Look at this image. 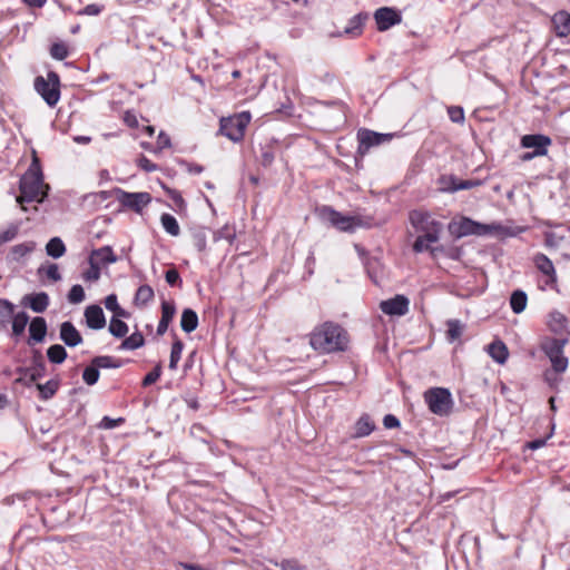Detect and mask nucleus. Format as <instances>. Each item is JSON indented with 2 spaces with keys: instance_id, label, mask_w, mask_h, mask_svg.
Listing matches in <instances>:
<instances>
[{
  "instance_id": "5701e85b",
  "label": "nucleus",
  "mask_w": 570,
  "mask_h": 570,
  "mask_svg": "<svg viewBox=\"0 0 570 570\" xmlns=\"http://www.w3.org/2000/svg\"><path fill=\"white\" fill-rule=\"evenodd\" d=\"M552 23L558 37H567L570 35V13L559 11L552 18Z\"/></svg>"
},
{
  "instance_id": "774afa93",
  "label": "nucleus",
  "mask_w": 570,
  "mask_h": 570,
  "mask_svg": "<svg viewBox=\"0 0 570 570\" xmlns=\"http://www.w3.org/2000/svg\"><path fill=\"white\" fill-rule=\"evenodd\" d=\"M101 12V7L95 3L88 4L83 8L81 13L88 14V16H97Z\"/></svg>"
},
{
  "instance_id": "4be33fe9",
  "label": "nucleus",
  "mask_w": 570,
  "mask_h": 570,
  "mask_svg": "<svg viewBox=\"0 0 570 570\" xmlns=\"http://www.w3.org/2000/svg\"><path fill=\"white\" fill-rule=\"evenodd\" d=\"M176 313V307L174 303L169 302H163L161 304V318L157 326V334L164 335L166 331L168 330V326L170 322L174 318V315Z\"/></svg>"
},
{
  "instance_id": "aec40b11",
  "label": "nucleus",
  "mask_w": 570,
  "mask_h": 570,
  "mask_svg": "<svg viewBox=\"0 0 570 570\" xmlns=\"http://www.w3.org/2000/svg\"><path fill=\"white\" fill-rule=\"evenodd\" d=\"M534 264L537 268L547 276L546 284L549 286H552L557 282V274L553 266V263L544 255V254H538L534 257Z\"/></svg>"
},
{
  "instance_id": "9d476101",
  "label": "nucleus",
  "mask_w": 570,
  "mask_h": 570,
  "mask_svg": "<svg viewBox=\"0 0 570 570\" xmlns=\"http://www.w3.org/2000/svg\"><path fill=\"white\" fill-rule=\"evenodd\" d=\"M117 199L124 207L140 213L151 202V196L146 191L128 193L119 189L117 191Z\"/></svg>"
},
{
  "instance_id": "bf43d9fd",
  "label": "nucleus",
  "mask_w": 570,
  "mask_h": 570,
  "mask_svg": "<svg viewBox=\"0 0 570 570\" xmlns=\"http://www.w3.org/2000/svg\"><path fill=\"white\" fill-rule=\"evenodd\" d=\"M105 307L108 309V311H111L112 313L119 307V304H118V299H117V295L116 294H109L106 298H105Z\"/></svg>"
},
{
  "instance_id": "a878e982",
  "label": "nucleus",
  "mask_w": 570,
  "mask_h": 570,
  "mask_svg": "<svg viewBox=\"0 0 570 570\" xmlns=\"http://www.w3.org/2000/svg\"><path fill=\"white\" fill-rule=\"evenodd\" d=\"M368 16L367 13H358L352 17L348 20L347 26L345 27L344 32L346 35H351L353 37L360 36L362 33L363 26L365 21L367 20Z\"/></svg>"
},
{
  "instance_id": "4d7b16f0",
  "label": "nucleus",
  "mask_w": 570,
  "mask_h": 570,
  "mask_svg": "<svg viewBox=\"0 0 570 570\" xmlns=\"http://www.w3.org/2000/svg\"><path fill=\"white\" fill-rule=\"evenodd\" d=\"M18 234L17 226H10L4 232L0 233V245L12 240Z\"/></svg>"
},
{
  "instance_id": "c85d7f7f",
  "label": "nucleus",
  "mask_w": 570,
  "mask_h": 570,
  "mask_svg": "<svg viewBox=\"0 0 570 570\" xmlns=\"http://www.w3.org/2000/svg\"><path fill=\"white\" fill-rule=\"evenodd\" d=\"M46 253L52 258H60L66 253V246L60 237H52L46 245Z\"/></svg>"
},
{
  "instance_id": "f257e3e1",
  "label": "nucleus",
  "mask_w": 570,
  "mask_h": 570,
  "mask_svg": "<svg viewBox=\"0 0 570 570\" xmlns=\"http://www.w3.org/2000/svg\"><path fill=\"white\" fill-rule=\"evenodd\" d=\"M19 190L17 203L21 205L31 202L42 203L48 195L49 186L43 181L40 160L35 150L29 168L20 178Z\"/></svg>"
},
{
  "instance_id": "cd10ccee",
  "label": "nucleus",
  "mask_w": 570,
  "mask_h": 570,
  "mask_svg": "<svg viewBox=\"0 0 570 570\" xmlns=\"http://www.w3.org/2000/svg\"><path fill=\"white\" fill-rule=\"evenodd\" d=\"M375 425L371 417L367 414L362 415L357 422L355 423V438H363L368 435L373 430Z\"/></svg>"
},
{
  "instance_id": "ddd939ff",
  "label": "nucleus",
  "mask_w": 570,
  "mask_h": 570,
  "mask_svg": "<svg viewBox=\"0 0 570 570\" xmlns=\"http://www.w3.org/2000/svg\"><path fill=\"white\" fill-rule=\"evenodd\" d=\"M374 19L379 31H386L402 21L401 13L390 7H382L377 9L374 13Z\"/></svg>"
},
{
  "instance_id": "864d4df0",
  "label": "nucleus",
  "mask_w": 570,
  "mask_h": 570,
  "mask_svg": "<svg viewBox=\"0 0 570 570\" xmlns=\"http://www.w3.org/2000/svg\"><path fill=\"white\" fill-rule=\"evenodd\" d=\"M448 114L451 121L455 124H463L464 121V110L459 106H451L448 108Z\"/></svg>"
},
{
  "instance_id": "f8f14e48",
  "label": "nucleus",
  "mask_w": 570,
  "mask_h": 570,
  "mask_svg": "<svg viewBox=\"0 0 570 570\" xmlns=\"http://www.w3.org/2000/svg\"><path fill=\"white\" fill-rule=\"evenodd\" d=\"M19 373L21 377H19L18 381L27 385L40 380L46 373V364L41 353L36 352L32 357V365L30 367L19 368Z\"/></svg>"
},
{
  "instance_id": "6e6d98bb",
  "label": "nucleus",
  "mask_w": 570,
  "mask_h": 570,
  "mask_svg": "<svg viewBox=\"0 0 570 570\" xmlns=\"http://www.w3.org/2000/svg\"><path fill=\"white\" fill-rule=\"evenodd\" d=\"M165 278L170 286L181 285L179 273L175 268L168 269L165 274Z\"/></svg>"
},
{
  "instance_id": "e2e57ef3",
  "label": "nucleus",
  "mask_w": 570,
  "mask_h": 570,
  "mask_svg": "<svg viewBox=\"0 0 570 570\" xmlns=\"http://www.w3.org/2000/svg\"><path fill=\"white\" fill-rule=\"evenodd\" d=\"M552 432H553V428L551 429V432L547 435V438H544V439H535V440L529 442L528 443V448L531 449V450H537V449L542 448L543 445H546L547 440L549 438H551Z\"/></svg>"
},
{
  "instance_id": "6ab92c4d",
  "label": "nucleus",
  "mask_w": 570,
  "mask_h": 570,
  "mask_svg": "<svg viewBox=\"0 0 570 570\" xmlns=\"http://www.w3.org/2000/svg\"><path fill=\"white\" fill-rule=\"evenodd\" d=\"M442 187L441 189L444 191L454 193L458 190L463 189H471L476 186L481 185V181L478 179H466V180H460L453 176H450L449 178H442Z\"/></svg>"
},
{
  "instance_id": "423d86ee",
  "label": "nucleus",
  "mask_w": 570,
  "mask_h": 570,
  "mask_svg": "<svg viewBox=\"0 0 570 570\" xmlns=\"http://www.w3.org/2000/svg\"><path fill=\"white\" fill-rule=\"evenodd\" d=\"M410 220L416 232L425 236L430 243L439 240L442 224L435 220L429 213L413 210L410 213Z\"/></svg>"
},
{
  "instance_id": "4c0bfd02",
  "label": "nucleus",
  "mask_w": 570,
  "mask_h": 570,
  "mask_svg": "<svg viewBox=\"0 0 570 570\" xmlns=\"http://www.w3.org/2000/svg\"><path fill=\"white\" fill-rule=\"evenodd\" d=\"M164 229L171 236H178L180 234V227L177 219L170 214H163L160 217Z\"/></svg>"
},
{
  "instance_id": "b1692460",
  "label": "nucleus",
  "mask_w": 570,
  "mask_h": 570,
  "mask_svg": "<svg viewBox=\"0 0 570 570\" xmlns=\"http://www.w3.org/2000/svg\"><path fill=\"white\" fill-rule=\"evenodd\" d=\"M89 259L96 261L98 263V266H100V264H114L118 261V257L115 255L110 246H102L98 249H94L91 252Z\"/></svg>"
},
{
  "instance_id": "f704fd0d",
  "label": "nucleus",
  "mask_w": 570,
  "mask_h": 570,
  "mask_svg": "<svg viewBox=\"0 0 570 570\" xmlns=\"http://www.w3.org/2000/svg\"><path fill=\"white\" fill-rule=\"evenodd\" d=\"M154 289L149 285H141L138 287L134 302L138 306H145L154 298Z\"/></svg>"
},
{
  "instance_id": "f03ea898",
  "label": "nucleus",
  "mask_w": 570,
  "mask_h": 570,
  "mask_svg": "<svg viewBox=\"0 0 570 570\" xmlns=\"http://www.w3.org/2000/svg\"><path fill=\"white\" fill-rule=\"evenodd\" d=\"M346 331L338 324L325 322L316 326L309 334L311 346L321 353L344 351L347 347Z\"/></svg>"
},
{
  "instance_id": "ea45409f",
  "label": "nucleus",
  "mask_w": 570,
  "mask_h": 570,
  "mask_svg": "<svg viewBox=\"0 0 570 570\" xmlns=\"http://www.w3.org/2000/svg\"><path fill=\"white\" fill-rule=\"evenodd\" d=\"M108 330L110 334L114 335L115 337L122 338L128 333V325L124 321L117 317H112L110 320Z\"/></svg>"
},
{
  "instance_id": "8fccbe9b",
  "label": "nucleus",
  "mask_w": 570,
  "mask_h": 570,
  "mask_svg": "<svg viewBox=\"0 0 570 570\" xmlns=\"http://www.w3.org/2000/svg\"><path fill=\"white\" fill-rule=\"evenodd\" d=\"M90 268L85 272L82 277L85 281H97L100 277V266L94 259H89Z\"/></svg>"
},
{
  "instance_id": "09e8293b",
  "label": "nucleus",
  "mask_w": 570,
  "mask_h": 570,
  "mask_svg": "<svg viewBox=\"0 0 570 570\" xmlns=\"http://www.w3.org/2000/svg\"><path fill=\"white\" fill-rule=\"evenodd\" d=\"M273 564L279 567L281 570H303L304 568L295 559H284L281 562L271 560Z\"/></svg>"
},
{
  "instance_id": "9b49d317",
  "label": "nucleus",
  "mask_w": 570,
  "mask_h": 570,
  "mask_svg": "<svg viewBox=\"0 0 570 570\" xmlns=\"http://www.w3.org/2000/svg\"><path fill=\"white\" fill-rule=\"evenodd\" d=\"M392 135L379 134L368 129H361L357 132L358 148L357 153L365 155L371 147L379 146L383 142L391 140Z\"/></svg>"
},
{
  "instance_id": "a19ab883",
  "label": "nucleus",
  "mask_w": 570,
  "mask_h": 570,
  "mask_svg": "<svg viewBox=\"0 0 570 570\" xmlns=\"http://www.w3.org/2000/svg\"><path fill=\"white\" fill-rule=\"evenodd\" d=\"M36 249V243L35 242H26L21 244H17L11 247V254L14 259H20L24 257L26 255L32 253Z\"/></svg>"
},
{
  "instance_id": "c9c22d12",
  "label": "nucleus",
  "mask_w": 570,
  "mask_h": 570,
  "mask_svg": "<svg viewBox=\"0 0 570 570\" xmlns=\"http://www.w3.org/2000/svg\"><path fill=\"white\" fill-rule=\"evenodd\" d=\"M145 344V337L140 332H135L130 336L125 337L119 348L121 350H136Z\"/></svg>"
},
{
  "instance_id": "20e7f679",
  "label": "nucleus",
  "mask_w": 570,
  "mask_h": 570,
  "mask_svg": "<svg viewBox=\"0 0 570 570\" xmlns=\"http://www.w3.org/2000/svg\"><path fill=\"white\" fill-rule=\"evenodd\" d=\"M424 401L429 410L439 416H448L453 410L451 392L445 387H431L424 392Z\"/></svg>"
},
{
  "instance_id": "2f4dec72",
  "label": "nucleus",
  "mask_w": 570,
  "mask_h": 570,
  "mask_svg": "<svg viewBox=\"0 0 570 570\" xmlns=\"http://www.w3.org/2000/svg\"><path fill=\"white\" fill-rule=\"evenodd\" d=\"M10 321L12 323V335L20 336L26 330V326L29 322V316L26 312H19L17 314L13 313V316Z\"/></svg>"
},
{
  "instance_id": "338daca9",
  "label": "nucleus",
  "mask_w": 570,
  "mask_h": 570,
  "mask_svg": "<svg viewBox=\"0 0 570 570\" xmlns=\"http://www.w3.org/2000/svg\"><path fill=\"white\" fill-rule=\"evenodd\" d=\"M166 191L177 206L180 207L184 205V199L177 190L167 188Z\"/></svg>"
},
{
  "instance_id": "c756f323",
  "label": "nucleus",
  "mask_w": 570,
  "mask_h": 570,
  "mask_svg": "<svg viewBox=\"0 0 570 570\" xmlns=\"http://www.w3.org/2000/svg\"><path fill=\"white\" fill-rule=\"evenodd\" d=\"M528 296L521 291L517 289L511 294L510 306L515 314L522 313L527 307Z\"/></svg>"
},
{
  "instance_id": "680f3d73",
  "label": "nucleus",
  "mask_w": 570,
  "mask_h": 570,
  "mask_svg": "<svg viewBox=\"0 0 570 570\" xmlns=\"http://www.w3.org/2000/svg\"><path fill=\"white\" fill-rule=\"evenodd\" d=\"M122 421L124 420L121 417L115 420V419H111L109 416H104L101 422H100V428H102V429H114V428H116Z\"/></svg>"
},
{
  "instance_id": "58836bf2",
  "label": "nucleus",
  "mask_w": 570,
  "mask_h": 570,
  "mask_svg": "<svg viewBox=\"0 0 570 570\" xmlns=\"http://www.w3.org/2000/svg\"><path fill=\"white\" fill-rule=\"evenodd\" d=\"M92 363L98 366V368H119L122 365L120 360L109 355L96 356L92 358Z\"/></svg>"
},
{
  "instance_id": "de8ad7c7",
  "label": "nucleus",
  "mask_w": 570,
  "mask_h": 570,
  "mask_svg": "<svg viewBox=\"0 0 570 570\" xmlns=\"http://www.w3.org/2000/svg\"><path fill=\"white\" fill-rule=\"evenodd\" d=\"M85 299V291L81 285H73L68 293V301L71 304H79Z\"/></svg>"
},
{
  "instance_id": "7ed1b4c3",
  "label": "nucleus",
  "mask_w": 570,
  "mask_h": 570,
  "mask_svg": "<svg viewBox=\"0 0 570 570\" xmlns=\"http://www.w3.org/2000/svg\"><path fill=\"white\" fill-rule=\"evenodd\" d=\"M252 119L249 111H242L228 117H222L219 120V134L232 140L239 142L245 136V130Z\"/></svg>"
},
{
  "instance_id": "c03bdc74",
  "label": "nucleus",
  "mask_w": 570,
  "mask_h": 570,
  "mask_svg": "<svg viewBox=\"0 0 570 570\" xmlns=\"http://www.w3.org/2000/svg\"><path fill=\"white\" fill-rule=\"evenodd\" d=\"M58 386H59L58 382L53 381V380H50L45 384L37 385V387L40 392V397L43 400H48V399L52 397L56 394Z\"/></svg>"
},
{
  "instance_id": "f3484780",
  "label": "nucleus",
  "mask_w": 570,
  "mask_h": 570,
  "mask_svg": "<svg viewBox=\"0 0 570 570\" xmlns=\"http://www.w3.org/2000/svg\"><path fill=\"white\" fill-rule=\"evenodd\" d=\"M86 324L91 330H101L106 325L102 308L99 305H89L85 309Z\"/></svg>"
},
{
  "instance_id": "0eeeda50",
  "label": "nucleus",
  "mask_w": 570,
  "mask_h": 570,
  "mask_svg": "<svg viewBox=\"0 0 570 570\" xmlns=\"http://www.w3.org/2000/svg\"><path fill=\"white\" fill-rule=\"evenodd\" d=\"M566 338H546L541 343V350L549 357L552 368L557 373H563L568 368V358L563 355Z\"/></svg>"
},
{
  "instance_id": "052dcab7",
  "label": "nucleus",
  "mask_w": 570,
  "mask_h": 570,
  "mask_svg": "<svg viewBox=\"0 0 570 570\" xmlns=\"http://www.w3.org/2000/svg\"><path fill=\"white\" fill-rule=\"evenodd\" d=\"M383 425L386 429H395L400 426V420L393 414H386L383 419Z\"/></svg>"
},
{
  "instance_id": "2eb2a0df",
  "label": "nucleus",
  "mask_w": 570,
  "mask_h": 570,
  "mask_svg": "<svg viewBox=\"0 0 570 570\" xmlns=\"http://www.w3.org/2000/svg\"><path fill=\"white\" fill-rule=\"evenodd\" d=\"M551 145V139L548 136L535 134L524 135L521 138V146L523 148H532L537 155L544 156L548 153V147Z\"/></svg>"
},
{
  "instance_id": "393cba45",
  "label": "nucleus",
  "mask_w": 570,
  "mask_h": 570,
  "mask_svg": "<svg viewBox=\"0 0 570 570\" xmlns=\"http://www.w3.org/2000/svg\"><path fill=\"white\" fill-rule=\"evenodd\" d=\"M488 353L499 364H504L509 357L508 347L502 341H494L489 344Z\"/></svg>"
},
{
  "instance_id": "49530a36",
  "label": "nucleus",
  "mask_w": 570,
  "mask_h": 570,
  "mask_svg": "<svg viewBox=\"0 0 570 570\" xmlns=\"http://www.w3.org/2000/svg\"><path fill=\"white\" fill-rule=\"evenodd\" d=\"M50 55L53 59L63 60L68 57L69 51L63 42H55L50 48Z\"/></svg>"
},
{
  "instance_id": "1a4fd4ad",
  "label": "nucleus",
  "mask_w": 570,
  "mask_h": 570,
  "mask_svg": "<svg viewBox=\"0 0 570 570\" xmlns=\"http://www.w3.org/2000/svg\"><path fill=\"white\" fill-rule=\"evenodd\" d=\"M449 230L455 237L461 238L468 235H484L490 230V226L462 217L459 222H451Z\"/></svg>"
},
{
  "instance_id": "dca6fc26",
  "label": "nucleus",
  "mask_w": 570,
  "mask_h": 570,
  "mask_svg": "<svg viewBox=\"0 0 570 570\" xmlns=\"http://www.w3.org/2000/svg\"><path fill=\"white\" fill-rule=\"evenodd\" d=\"M60 340L69 347H75L82 343V336L71 322H63L60 325Z\"/></svg>"
},
{
  "instance_id": "39448f33",
  "label": "nucleus",
  "mask_w": 570,
  "mask_h": 570,
  "mask_svg": "<svg viewBox=\"0 0 570 570\" xmlns=\"http://www.w3.org/2000/svg\"><path fill=\"white\" fill-rule=\"evenodd\" d=\"M35 90L41 96L46 104L55 107L60 99V78L55 71H49L47 79L38 76L35 79Z\"/></svg>"
},
{
  "instance_id": "69168bd1",
  "label": "nucleus",
  "mask_w": 570,
  "mask_h": 570,
  "mask_svg": "<svg viewBox=\"0 0 570 570\" xmlns=\"http://www.w3.org/2000/svg\"><path fill=\"white\" fill-rule=\"evenodd\" d=\"M218 237L225 238L230 243L235 238V230L228 226H225L222 230H219Z\"/></svg>"
},
{
  "instance_id": "412c9836",
  "label": "nucleus",
  "mask_w": 570,
  "mask_h": 570,
  "mask_svg": "<svg viewBox=\"0 0 570 570\" xmlns=\"http://www.w3.org/2000/svg\"><path fill=\"white\" fill-rule=\"evenodd\" d=\"M22 304L36 313H43L49 305V296L45 292L28 294L22 298Z\"/></svg>"
},
{
  "instance_id": "5fc2aeb1",
  "label": "nucleus",
  "mask_w": 570,
  "mask_h": 570,
  "mask_svg": "<svg viewBox=\"0 0 570 570\" xmlns=\"http://www.w3.org/2000/svg\"><path fill=\"white\" fill-rule=\"evenodd\" d=\"M275 154L271 147L262 148L259 161L264 167H268L273 164Z\"/></svg>"
},
{
  "instance_id": "37998d69",
  "label": "nucleus",
  "mask_w": 570,
  "mask_h": 570,
  "mask_svg": "<svg viewBox=\"0 0 570 570\" xmlns=\"http://www.w3.org/2000/svg\"><path fill=\"white\" fill-rule=\"evenodd\" d=\"M183 348H184V343L178 338L175 340L171 345V351H170V360H169V368L170 370L177 368V364L181 357Z\"/></svg>"
},
{
  "instance_id": "79ce46f5",
  "label": "nucleus",
  "mask_w": 570,
  "mask_h": 570,
  "mask_svg": "<svg viewBox=\"0 0 570 570\" xmlns=\"http://www.w3.org/2000/svg\"><path fill=\"white\" fill-rule=\"evenodd\" d=\"M432 243H430L428 240V238H425V236L423 235H420L417 236V238L415 239L414 244H413V249L414 252L416 253H422L424 250H430L432 255H435L436 252H442V247H431Z\"/></svg>"
},
{
  "instance_id": "bb28decb",
  "label": "nucleus",
  "mask_w": 570,
  "mask_h": 570,
  "mask_svg": "<svg viewBox=\"0 0 570 570\" xmlns=\"http://www.w3.org/2000/svg\"><path fill=\"white\" fill-rule=\"evenodd\" d=\"M198 316L191 308H185L180 318L181 330L186 333H191L197 328Z\"/></svg>"
},
{
  "instance_id": "a18cd8bd",
  "label": "nucleus",
  "mask_w": 570,
  "mask_h": 570,
  "mask_svg": "<svg viewBox=\"0 0 570 570\" xmlns=\"http://www.w3.org/2000/svg\"><path fill=\"white\" fill-rule=\"evenodd\" d=\"M100 376L99 368L92 362L83 370L82 380L88 385H94L98 382Z\"/></svg>"
},
{
  "instance_id": "0e129e2a",
  "label": "nucleus",
  "mask_w": 570,
  "mask_h": 570,
  "mask_svg": "<svg viewBox=\"0 0 570 570\" xmlns=\"http://www.w3.org/2000/svg\"><path fill=\"white\" fill-rule=\"evenodd\" d=\"M157 146L158 148L160 149H164V148H168L170 147V138L167 134H165L164 131H160V134L158 135V138H157Z\"/></svg>"
},
{
  "instance_id": "7c9ffc66",
  "label": "nucleus",
  "mask_w": 570,
  "mask_h": 570,
  "mask_svg": "<svg viewBox=\"0 0 570 570\" xmlns=\"http://www.w3.org/2000/svg\"><path fill=\"white\" fill-rule=\"evenodd\" d=\"M446 327V338L449 342L459 340L465 330V325L459 320H449Z\"/></svg>"
},
{
  "instance_id": "6e6552de",
  "label": "nucleus",
  "mask_w": 570,
  "mask_h": 570,
  "mask_svg": "<svg viewBox=\"0 0 570 570\" xmlns=\"http://www.w3.org/2000/svg\"><path fill=\"white\" fill-rule=\"evenodd\" d=\"M317 214L323 222L330 223L342 232H354L361 225V220L354 216H345L330 206H322Z\"/></svg>"
},
{
  "instance_id": "72a5a7b5",
  "label": "nucleus",
  "mask_w": 570,
  "mask_h": 570,
  "mask_svg": "<svg viewBox=\"0 0 570 570\" xmlns=\"http://www.w3.org/2000/svg\"><path fill=\"white\" fill-rule=\"evenodd\" d=\"M548 325L552 332L562 333L567 327V318L562 313L554 311L549 315Z\"/></svg>"
},
{
  "instance_id": "a211bd4d",
  "label": "nucleus",
  "mask_w": 570,
  "mask_h": 570,
  "mask_svg": "<svg viewBox=\"0 0 570 570\" xmlns=\"http://www.w3.org/2000/svg\"><path fill=\"white\" fill-rule=\"evenodd\" d=\"M48 326L47 322L43 317L37 316L33 317L29 325V340L28 344L32 345L33 343H41L47 335Z\"/></svg>"
},
{
  "instance_id": "603ef678",
  "label": "nucleus",
  "mask_w": 570,
  "mask_h": 570,
  "mask_svg": "<svg viewBox=\"0 0 570 570\" xmlns=\"http://www.w3.org/2000/svg\"><path fill=\"white\" fill-rule=\"evenodd\" d=\"M161 375V364L158 363L153 371H150L142 380V386H149L154 384Z\"/></svg>"
},
{
  "instance_id": "e433bc0d",
  "label": "nucleus",
  "mask_w": 570,
  "mask_h": 570,
  "mask_svg": "<svg viewBox=\"0 0 570 570\" xmlns=\"http://www.w3.org/2000/svg\"><path fill=\"white\" fill-rule=\"evenodd\" d=\"M48 360L53 364H61L67 358V351L60 344L51 345L47 350Z\"/></svg>"
},
{
  "instance_id": "13d9d810",
  "label": "nucleus",
  "mask_w": 570,
  "mask_h": 570,
  "mask_svg": "<svg viewBox=\"0 0 570 570\" xmlns=\"http://www.w3.org/2000/svg\"><path fill=\"white\" fill-rule=\"evenodd\" d=\"M138 166L147 173H151L157 169V165L150 161L146 156H141L138 159Z\"/></svg>"
},
{
  "instance_id": "473e14b6",
  "label": "nucleus",
  "mask_w": 570,
  "mask_h": 570,
  "mask_svg": "<svg viewBox=\"0 0 570 570\" xmlns=\"http://www.w3.org/2000/svg\"><path fill=\"white\" fill-rule=\"evenodd\" d=\"M14 305L8 299L0 298V330L6 328L13 316Z\"/></svg>"
},
{
  "instance_id": "4468645a",
  "label": "nucleus",
  "mask_w": 570,
  "mask_h": 570,
  "mask_svg": "<svg viewBox=\"0 0 570 570\" xmlns=\"http://www.w3.org/2000/svg\"><path fill=\"white\" fill-rule=\"evenodd\" d=\"M409 299L404 295H395L393 298L380 303L381 311L386 315H405L409 312Z\"/></svg>"
},
{
  "instance_id": "3c124183",
  "label": "nucleus",
  "mask_w": 570,
  "mask_h": 570,
  "mask_svg": "<svg viewBox=\"0 0 570 570\" xmlns=\"http://www.w3.org/2000/svg\"><path fill=\"white\" fill-rule=\"evenodd\" d=\"M45 271L47 277L52 282H58L61 279V275L59 273V268L57 264H49L47 268L43 266L39 267L38 272L42 273Z\"/></svg>"
}]
</instances>
